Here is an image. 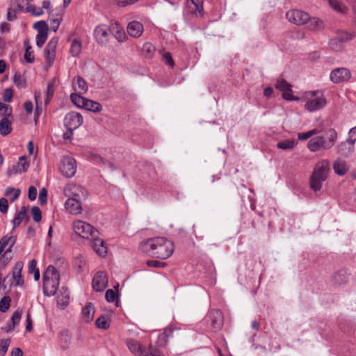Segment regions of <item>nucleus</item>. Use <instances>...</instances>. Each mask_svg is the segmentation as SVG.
<instances>
[{
	"label": "nucleus",
	"mask_w": 356,
	"mask_h": 356,
	"mask_svg": "<svg viewBox=\"0 0 356 356\" xmlns=\"http://www.w3.org/2000/svg\"><path fill=\"white\" fill-rule=\"evenodd\" d=\"M70 42V40H68ZM82 49V43L79 39H73L70 40V53L73 57L78 56L81 52Z\"/></svg>",
	"instance_id": "nucleus-29"
},
{
	"label": "nucleus",
	"mask_w": 356,
	"mask_h": 356,
	"mask_svg": "<svg viewBox=\"0 0 356 356\" xmlns=\"http://www.w3.org/2000/svg\"><path fill=\"white\" fill-rule=\"evenodd\" d=\"M92 247L95 252L101 257H104L107 253V246L105 242L98 237V235L91 237Z\"/></svg>",
	"instance_id": "nucleus-17"
},
{
	"label": "nucleus",
	"mask_w": 356,
	"mask_h": 356,
	"mask_svg": "<svg viewBox=\"0 0 356 356\" xmlns=\"http://www.w3.org/2000/svg\"><path fill=\"white\" fill-rule=\"evenodd\" d=\"M82 200H83L70 197V195H68V213L72 215L81 213L82 211L81 202Z\"/></svg>",
	"instance_id": "nucleus-21"
},
{
	"label": "nucleus",
	"mask_w": 356,
	"mask_h": 356,
	"mask_svg": "<svg viewBox=\"0 0 356 356\" xmlns=\"http://www.w3.org/2000/svg\"><path fill=\"white\" fill-rule=\"evenodd\" d=\"M33 28L37 30L38 33H48V26L44 21L35 22Z\"/></svg>",
	"instance_id": "nucleus-42"
},
{
	"label": "nucleus",
	"mask_w": 356,
	"mask_h": 356,
	"mask_svg": "<svg viewBox=\"0 0 356 356\" xmlns=\"http://www.w3.org/2000/svg\"><path fill=\"white\" fill-rule=\"evenodd\" d=\"M319 140L320 138H318V136H316L311 138L307 143L308 149L312 152H316L319 150H321Z\"/></svg>",
	"instance_id": "nucleus-39"
},
{
	"label": "nucleus",
	"mask_w": 356,
	"mask_h": 356,
	"mask_svg": "<svg viewBox=\"0 0 356 356\" xmlns=\"http://www.w3.org/2000/svg\"><path fill=\"white\" fill-rule=\"evenodd\" d=\"M311 137L312 136L309 131L307 132H300L298 134V138L300 140H305Z\"/></svg>",
	"instance_id": "nucleus-62"
},
{
	"label": "nucleus",
	"mask_w": 356,
	"mask_h": 356,
	"mask_svg": "<svg viewBox=\"0 0 356 356\" xmlns=\"http://www.w3.org/2000/svg\"><path fill=\"white\" fill-rule=\"evenodd\" d=\"M127 346L129 350L136 356H161L159 351L152 346L148 350L143 349L139 342L134 339H128Z\"/></svg>",
	"instance_id": "nucleus-6"
},
{
	"label": "nucleus",
	"mask_w": 356,
	"mask_h": 356,
	"mask_svg": "<svg viewBox=\"0 0 356 356\" xmlns=\"http://www.w3.org/2000/svg\"><path fill=\"white\" fill-rule=\"evenodd\" d=\"M40 94L39 92H35V100L36 102V110H35V115L38 116L40 113L42 111L41 106H39V100L40 99Z\"/></svg>",
	"instance_id": "nucleus-60"
},
{
	"label": "nucleus",
	"mask_w": 356,
	"mask_h": 356,
	"mask_svg": "<svg viewBox=\"0 0 356 356\" xmlns=\"http://www.w3.org/2000/svg\"><path fill=\"white\" fill-rule=\"evenodd\" d=\"M84 109L97 113L102 110V106L99 102L87 99L86 103H85Z\"/></svg>",
	"instance_id": "nucleus-35"
},
{
	"label": "nucleus",
	"mask_w": 356,
	"mask_h": 356,
	"mask_svg": "<svg viewBox=\"0 0 356 356\" xmlns=\"http://www.w3.org/2000/svg\"><path fill=\"white\" fill-rule=\"evenodd\" d=\"M355 143L346 139V141L341 142L337 145L338 153L345 157L350 156L355 151Z\"/></svg>",
	"instance_id": "nucleus-14"
},
{
	"label": "nucleus",
	"mask_w": 356,
	"mask_h": 356,
	"mask_svg": "<svg viewBox=\"0 0 356 356\" xmlns=\"http://www.w3.org/2000/svg\"><path fill=\"white\" fill-rule=\"evenodd\" d=\"M48 191L45 188H42L39 193L38 202L41 205H44L47 202Z\"/></svg>",
	"instance_id": "nucleus-49"
},
{
	"label": "nucleus",
	"mask_w": 356,
	"mask_h": 356,
	"mask_svg": "<svg viewBox=\"0 0 356 356\" xmlns=\"http://www.w3.org/2000/svg\"><path fill=\"white\" fill-rule=\"evenodd\" d=\"M330 171V163L327 160H322L317 163L314 167L310 178V186L314 191H319L323 182L325 181Z\"/></svg>",
	"instance_id": "nucleus-2"
},
{
	"label": "nucleus",
	"mask_w": 356,
	"mask_h": 356,
	"mask_svg": "<svg viewBox=\"0 0 356 356\" xmlns=\"http://www.w3.org/2000/svg\"><path fill=\"white\" fill-rule=\"evenodd\" d=\"M82 95L83 94L72 92L70 94V99L76 107L84 108L85 103H86L88 99L84 98Z\"/></svg>",
	"instance_id": "nucleus-30"
},
{
	"label": "nucleus",
	"mask_w": 356,
	"mask_h": 356,
	"mask_svg": "<svg viewBox=\"0 0 356 356\" xmlns=\"http://www.w3.org/2000/svg\"><path fill=\"white\" fill-rule=\"evenodd\" d=\"M276 89L279 90L282 92V97L286 100H298L295 98L291 93V86L284 79L277 80L276 85Z\"/></svg>",
	"instance_id": "nucleus-13"
},
{
	"label": "nucleus",
	"mask_w": 356,
	"mask_h": 356,
	"mask_svg": "<svg viewBox=\"0 0 356 356\" xmlns=\"http://www.w3.org/2000/svg\"><path fill=\"white\" fill-rule=\"evenodd\" d=\"M8 208V200L5 197L0 199V211L1 213H6Z\"/></svg>",
	"instance_id": "nucleus-58"
},
{
	"label": "nucleus",
	"mask_w": 356,
	"mask_h": 356,
	"mask_svg": "<svg viewBox=\"0 0 356 356\" xmlns=\"http://www.w3.org/2000/svg\"><path fill=\"white\" fill-rule=\"evenodd\" d=\"M12 131L11 122L7 118H3L0 121V134L7 136Z\"/></svg>",
	"instance_id": "nucleus-33"
},
{
	"label": "nucleus",
	"mask_w": 356,
	"mask_h": 356,
	"mask_svg": "<svg viewBox=\"0 0 356 356\" xmlns=\"http://www.w3.org/2000/svg\"><path fill=\"white\" fill-rule=\"evenodd\" d=\"M48 37V33H38L36 35V45L41 47L46 42Z\"/></svg>",
	"instance_id": "nucleus-51"
},
{
	"label": "nucleus",
	"mask_w": 356,
	"mask_h": 356,
	"mask_svg": "<svg viewBox=\"0 0 356 356\" xmlns=\"http://www.w3.org/2000/svg\"><path fill=\"white\" fill-rule=\"evenodd\" d=\"M67 290L62 287L56 297L57 306L60 309H65L67 307Z\"/></svg>",
	"instance_id": "nucleus-31"
},
{
	"label": "nucleus",
	"mask_w": 356,
	"mask_h": 356,
	"mask_svg": "<svg viewBox=\"0 0 356 356\" xmlns=\"http://www.w3.org/2000/svg\"><path fill=\"white\" fill-rule=\"evenodd\" d=\"M143 31V25L138 21H132L127 25V33L133 38L140 37Z\"/></svg>",
	"instance_id": "nucleus-19"
},
{
	"label": "nucleus",
	"mask_w": 356,
	"mask_h": 356,
	"mask_svg": "<svg viewBox=\"0 0 356 356\" xmlns=\"http://www.w3.org/2000/svg\"><path fill=\"white\" fill-rule=\"evenodd\" d=\"M110 36V29L104 24L97 26L94 30V37L101 45L106 44Z\"/></svg>",
	"instance_id": "nucleus-10"
},
{
	"label": "nucleus",
	"mask_w": 356,
	"mask_h": 356,
	"mask_svg": "<svg viewBox=\"0 0 356 356\" xmlns=\"http://www.w3.org/2000/svg\"><path fill=\"white\" fill-rule=\"evenodd\" d=\"M24 109L26 110L28 114H30L33 111V105L31 101H27L24 104Z\"/></svg>",
	"instance_id": "nucleus-63"
},
{
	"label": "nucleus",
	"mask_w": 356,
	"mask_h": 356,
	"mask_svg": "<svg viewBox=\"0 0 356 356\" xmlns=\"http://www.w3.org/2000/svg\"><path fill=\"white\" fill-rule=\"evenodd\" d=\"M68 195L77 200H86L88 192L81 186L68 184Z\"/></svg>",
	"instance_id": "nucleus-15"
},
{
	"label": "nucleus",
	"mask_w": 356,
	"mask_h": 356,
	"mask_svg": "<svg viewBox=\"0 0 356 356\" xmlns=\"http://www.w3.org/2000/svg\"><path fill=\"white\" fill-rule=\"evenodd\" d=\"M26 217V210L24 207H22L21 210L17 213L14 219L13 220V230L15 229L17 226L20 225L22 221Z\"/></svg>",
	"instance_id": "nucleus-38"
},
{
	"label": "nucleus",
	"mask_w": 356,
	"mask_h": 356,
	"mask_svg": "<svg viewBox=\"0 0 356 356\" xmlns=\"http://www.w3.org/2000/svg\"><path fill=\"white\" fill-rule=\"evenodd\" d=\"M355 37L354 33H348L346 31L341 32L338 34V40L341 42H348L353 40Z\"/></svg>",
	"instance_id": "nucleus-47"
},
{
	"label": "nucleus",
	"mask_w": 356,
	"mask_h": 356,
	"mask_svg": "<svg viewBox=\"0 0 356 356\" xmlns=\"http://www.w3.org/2000/svg\"><path fill=\"white\" fill-rule=\"evenodd\" d=\"M140 248L146 254L166 259L173 253L174 244L165 237H154L143 242Z\"/></svg>",
	"instance_id": "nucleus-1"
},
{
	"label": "nucleus",
	"mask_w": 356,
	"mask_h": 356,
	"mask_svg": "<svg viewBox=\"0 0 356 356\" xmlns=\"http://www.w3.org/2000/svg\"><path fill=\"white\" fill-rule=\"evenodd\" d=\"M95 314V307L92 303L88 302L81 311L82 320L86 323L92 321Z\"/></svg>",
	"instance_id": "nucleus-22"
},
{
	"label": "nucleus",
	"mask_w": 356,
	"mask_h": 356,
	"mask_svg": "<svg viewBox=\"0 0 356 356\" xmlns=\"http://www.w3.org/2000/svg\"><path fill=\"white\" fill-rule=\"evenodd\" d=\"M334 172L338 175H344L348 170V165L343 159H337L333 164Z\"/></svg>",
	"instance_id": "nucleus-26"
},
{
	"label": "nucleus",
	"mask_w": 356,
	"mask_h": 356,
	"mask_svg": "<svg viewBox=\"0 0 356 356\" xmlns=\"http://www.w3.org/2000/svg\"><path fill=\"white\" fill-rule=\"evenodd\" d=\"M72 229L76 235L86 239L99 235V232L97 229L93 227L90 224L82 220L74 221L72 223Z\"/></svg>",
	"instance_id": "nucleus-5"
},
{
	"label": "nucleus",
	"mask_w": 356,
	"mask_h": 356,
	"mask_svg": "<svg viewBox=\"0 0 356 356\" xmlns=\"http://www.w3.org/2000/svg\"><path fill=\"white\" fill-rule=\"evenodd\" d=\"M117 298L115 292L112 289H108L105 293V299L108 302H113Z\"/></svg>",
	"instance_id": "nucleus-54"
},
{
	"label": "nucleus",
	"mask_w": 356,
	"mask_h": 356,
	"mask_svg": "<svg viewBox=\"0 0 356 356\" xmlns=\"http://www.w3.org/2000/svg\"><path fill=\"white\" fill-rule=\"evenodd\" d=\"M147 265L149 267L160 268L165 267L166 264L157 260H149L147 261Z\"/></svg>",
	"instance_id": "nucleus-55"
},
{
	"label": "nucleus",
	"mask_w": 356,
	"mask_h": 356,
	"mask_svg": "<svg viewBox=\"0 0 356 356\" xmlns=\"http://www.w3.org/2000/svg\"><path fill=\"white\" fill-rule=\"evenodd\" d=\"M57 44V40L51 39L44 49V54L47 60L50 63L54 60V51Z\"/></svg>",
	"instance_id": "nucleus-27"
},
{
	"label": "nucleus",
	"mask_w": 356,
	"mask_h": 356,
	"mask_svg": "<svg viewBox=\"0 0 356 356\" xmlns=\"http://www.w3.org/2000/svg\"><path fill=\"white\" fill-rule=\"evenodd\" d=\"M350 141L356 142V126L351 128L348 131V137L347 138Z\"/></svg>",
	"instance_id": "nucleus-61"
},
{
	"label": "nucleus",
	"mask_w": 356,
	"mask_h": 356,
	"mask_svg": "<svg viewBox=\"0 0 356 356\" xmlns=\"http://www.w3.org/2000/svg\"><path fill=\"white\" fill-rule=\"evenodd\" d=\"M36 265H37V263L35 259H33L29 262L28 268H29V272L30 273H32L33 271L38 270V268H36Z\"/></svg>",
	"instance_id": "nucleus-64"
},
{
	"label": "nucleus",
	"mask_w": 356,
	"mask_h": 356,
	"mask_svg": "<svg viewBox=\"0 0 356 356\" xmlns=\"http://www.w3.org/2000/svg\"><path fill=\"white\" fill-rule=\"evenodd\" d=\"M24 59L29 63H32L34 61V56L33 55V51L29 50V48L25 51Z\"/></svg>",
	"instance_id": "nucleus-59"
},
{
	"label": "nucleus",
	"mask_w": 356,
	"mask_h": 356,
	"mask_svg": "<svg viewBox=\"0 0 356 356\" xmlns=\"http://www.w3.org/2000/svg\"><path fill=\"white\" fill-rule=\"evenodd\" d=\"M309 26L312 29H316L321 26L323 22L318 18H310L309 20Z\"/></svg>",
	"instance_id": "nucleus-52"
},
{
	"label": "nucleus",
	"mask_w": 356,
	"mask_h": 356,
	"mask_svg": "<svg viewBox=\"0 0 356 356\" xmlns=\"http://www.w3.org/2000/svg\"><path fill=\"white\" fill-rule=\"evenodd\" d=\"M187 6L196 17H202L203 15V6L201 0H189L187 3Z\"/></svg>",
	"instance_id": "nucleus-23"
},
{
	"label": "nucleus",
	"mask_w": 356,
	"mask_h": 356,
	"mask_svg": "<svg viewBox=\"0 0 356 356\" xmlns=\"http://www.w3.org/2000/svg\"><path fill=\"white\" fill-rule=\"evenodd\" d=\"M209 317L211 320V326L213 329L217 330L221 328L223 324V317L220 310H211L209 314Z\"/></svg>",
	"instance_id": "nucleus-16"
},
{
	"label": "nucleus",
	"mask_w": 356,
	"mask_h": 356,
	"mask_svg": "<svg viewBox=\"0 0 356 356\" xmlns=\"http://www.w3.org/2000/svg\"><path fill=\"white\" fill-rule=\"evenodd\" d=\"M10 339H6L0 341V356H4L8 351Z\"/></svg>",
	"instance_id": "nucleus-48"
},
{
	"label": "nucleus",
	"mask_w": 356,
	"mask_h": 356,
	"mask_svg": "<svg viewBox=\"0 0 356 356\" xmlns=\"http://www.w3.org/2000/svg\"><path fill=\"white\" fill-rule=\"evenodd\" d=\"M108 286V277L103 271L97 272L92 279V288L97 292L103 291Z\"/></svg>",
	"instance_id": "nucleus-11"
},
{
	"label": "nucleus",
	"mask_w": 356,
	"mask_h": 356,
	"mask_svg": "<svg viewBox=\"0 0 356 356\" xmlns=\"http://www.w3.org/2000/svg\"><path fill=\"white\" fill-rule=\"evenodd\" d=\"M86 266V261L83 255L79 254L72 261L73 270L79 273L82 272Z\"/></svg>",
	"instance_id": "nucleus-24"
},
{
	"label": "nucleus",
	"mask_w": 356,
	"mask_h": 356,
	"mask_svg": "<svg viewBox=\"0 0 356 356\" xmlns=\"http://www.w3.org/2000/svg\"><path fill=\"white\" fill-rule=\"evenodd\" d=\"M83 122L82 115L77 112H68V140L73 130L79 127Z\"/></svg>",
	"instance_id": "nucleus-12"
},
{
	"label": "nucleus",
	"mask_w": 356,
	"mask_h": 356,
	"mask_svg": "<svg viewBox=\"0 0 356 356\" xmlns=\"http://www.w3.org/2000/svg\"><path fill=\"white\" fill-rule=\"evenodd\" d=\"M143 54L147 58L152 56L154 51V47L149 42H146L143 44L142 48Z\"/></svg>",
	"instance_id": "nucleus-43"
},
{
	"label": "nucleus",
	"mask_w": 356,
	"mask_h": 356,
	"mask_svg": "<svg viewBox=\"0 0 356 356\" xmlns=\"http://www.w3.org/2000/svg\"><path fill=\"white\" fill-rule=\"evenodd\" d=\"M76 172V162L74 159L68 157V177H73Z\"/></svg>",
	"instance_id": "nucleus-44"
},
{
	"label": "nucleus",
	"mask_w": 356,
	"mask_h": 356,
	"mask_svg": "<svg viewBox=\"0 0 356 356\" xmlns=\"http://www.w3.org/2000/svg\"><path fill=\"white\" fill-rule=\"evenodd\" d=\"M303 99L306 101L305 108L309 112L318 111L326 105V100L319 90L306 92Z\"/></svg>",
	"instance_id": "nucleus-4"
},
{
	"label": "nucleus",
	"mask_w": 356,
	"mask_h": 356,
	"mask_svg": "<svg viewBox=\"0 0 356 356\" xmlns=\"http://www.w3.org/2000/svg\"><path fill=\"white\" fill-rule=\"evenodd\" d=\"M14 83L19 88H24L26 86V81L23 79L19 72L15 73L13 76Z\"/></svg>",
	"instance_id": "nucleus-45"
},
{
	"label": "nucleus",
	"mask_w": 356,
	"mask_h": 356,
	"mask_svg": "<svg viewBox=\"0 0 356 356\" xmlns=\"http://www.w3.org/2000/svg\"><path fill=\"white\" fill-rule=\"evenodd\" d=\"M95 325L98 328L106 330L109 327V321L106 316H101L97 318Z\"/></svg>",
	"instance_id": "nucleus-41"
},
{
	"label": "nucleus",
	"mask_w": 356,
	"mask_h": 356,
	"mask_svg": "<svg viewBox=\"0 0 356 356\" xmlns=\"http://www.w3.org/2000/svg\"><path fill=\"white\" fill-rule=\"evenodd\" d=\"M22 314V309H17L13 314L10 318V322L12 323V325H8V327L7 329L8 332L13 331L15 326L19 325L20 322V319Z\"/></svg>",
	"instance_id": "nucleus-34"
},
{
	"label": "nucleus",
	"mask_w": 356,
	"mask_h": 356,
	"mask_svg": "<svg viewBox=\"0 0 356 356\" xmlns=\"http://www.w3.org/2000/svg\"><path fill=\"white\" fill-rule=\"evenodd\" d=\"M296 145L297 142H296L294 140H284L280 141L276 145V147L284 150H291L293 149Z\"/></svg>",
	"instance_id": "nucleus-37"
},
{
	"label": "nucleus",
	"mask_w": 356,
	"mask_h": 356,
	"mask_svg": "<svg viewBox=\"0 0 356 356\" xmlns=\"http://www.w3.org/2000/svg\"><path fill=\"white\" fill-rule=\"evenodd\" d=\"M73 92L84 94L88 90V84L86 81L81 76L75 77L72 83Z\"/></svg>",
	"instance_id": "nucleus-20"
},
{
	"label": "nucleus",
	"mask_w": 356,
	"mask_h": 356,
	"mask_svg": "<svg viewBox=\"0 0 356 356\" xmlns=\"http://www.w3.org/2000/svg\"><path fill=\"white\" fill-rule=\"evenodd\" d=\"M29 166V162L24 156H20L18 162L13 166V171L15 173H22L26 172Z\"/></svg>",
	"instance_id": "nucleus-28"
},
{
	"label": "nucleus",
	"mask_w": 356,
	"mask_h": 356,
	"mask_svg": "<svg viewBox=\"0 0 356 356\" xmlns=\"http://www.w3.org/2000/svg\"><path fill=\"white\" fill-rule=\"evenodd\" d=\"M327 138H325L323 136H318V138H320V145L321 149L327 150L332 148L337 139V132L334 129H330L326 132Z\"/></svg>",
	"instance_id": "nucleus-8"
},
{
	"label": "nucleus",
	"mask_w": 356,
	"mask_h": 356,
	"mask_svg": "<svg viewBox=\"0 0 356 356\" xmlns=\"http://www.w3.org/2000/svg\"><path fill=\"white\" fill-rule=\"evenodd\" d=\"M21 191L19 188H15L13 187H8L5 191V195L7 197H10L12 195L10 198V201L12 202H15L20 195Z\"/></svg>",
	"instance_id": "nucleus-40"
},
{
	"label": "nucleus",
	"mask_w": 356,
	"mask_h": 356,
	"mask_svg": "<svg viewBox=\"0 0 356 356\" xmlns=\"http://www.w3.org/2000/svg\"><path fill=\"white\" fill-rule=\"evenodd\" d=\"M330 6L336 12L343 14L347 10L346 6L341 0H328Z\"/></svg>",
	"instance_id": "nucleus-32"
},
{
	"label": "nucleus",
	"mask_w": 356,
	"mask_h": 356,
	"mask_svg": "<svg viewBox=\"0 0 356 356\" xmlns=\"http://www.w3.org/2000/svg\"><path fill=\"white\" fill-rule=\"evenodd\" d=\"M13 96V89L10 88H8L4 90L2 98L4 102H10L12 100Z\"/></svg>",
	"instance_id": "nucleus-53"
},
{
	"label": "nucleus",
	"mask_w": 356,
	"mask_h": 356,
	"mask_svg": "<svg viewBox=\"0 0 356 356\" xmlns=\"http://www.w3.org/2000/svg\"><path fill=\"white\" fill-rule=\"evenodd\" d=\"M286 16L290 22L299 26L306 24L310 19L308 13L300 10H289L286 13Z\"/></svg>",
	"instance_id": "nucleus-7"
},
{
	"label": "nucleus",
	"mask_w": 356,
	"mask_h": 356,
	"mask_svg": "<svg viewBox=\"0 0 356 356\" xmlns=\"http://www.w3.org/2000/svg\"><path fill=\"white\" fill-rule=\"evenodd\" d=\"M11 299L9 296H4L0 301V311L6 312L10 307Z\"/></svg>",
	"instance_id": "nucleus-46"
},
{
	"label": "nucleus",
	"mask_w": 356,
	"mask_h": 356,
	"mask_svg": "<svg viewBox=\"0 0 356 356\" xmlns=\"http://www.w3.org/2000/svg\"><path fill=\"white\" fill-rule=\"evenodd\" d=\"M37 188L31 186L29 188L28 197L31 201H34L37 197Z\"/></svg>",
	"instance_id": "nucleus-57"
},
{
	"label": "nucleus",
	"mask_w": 356,
	"mask_h": 356,
	"mask_svg": "<svg viewBox=\"0 0 356 356\" xmlns=\"http://www.w3.org/2000/svg\"><path fill=\"white\" fill-rule=\"evenodd\" d=\"M12 251H4L2 256L0 257V270L4 269L6 266L13 259Z\"/></svg>",
	"instance_id": "nucleus-36"
},
{
	"label": "nucleus",
	"mask_w": 356,
	"mask_h": 356,
	"mask_svg": "<svg viewBox=\"0 0 356 356\" xmlns=\"http://www.w3.org/2000/svg\"><path fill=\"white\" fill-rule=\"evenodd\" d=\"M31 213L34 221L38 222L42 219V212L38 207H33L31 209Z\"/></svg>",
	"instance_id": "nucleus-50"
},
{
	"label": "nucleus",
	"mask_w": 356,
	"mask_h": 356,
	"mask_svg": "<svg viewBox=\"0 0 356 356\" xmlns=\"http://www.w3.org/2000/svg\"><path fill=\"white\" fill-rule=\"evenodd\" d=\"M60 275L53 266H49L43 275V291L47 296H54L59 284Z\"/></svg>",
	"instance_id": "nucleus-3"
},
{
	"label": "nucleus",
	"mask_w": 356,
	"mask_h": 356,
	"mask_svg": "<svg viewBox=\"0 0 356 356\" xmlns=\"http://www.w3.org/2000/svg\"><path fill=\"white\" fill-rule=\"evenodd\" d=\"M163 61L169 65L170 66H171L172 67H173L175 66V63L173 61V59L172 58V56L170 54V53L169 52H165L163 54Z\"/></svg>",
	"instance_id": "nucleus-56"
},
{
	"label": "nucleus",
	"mask_w": 356,
	"mask_h": 356,
	"mask_svg": "<svg viewBox=\"0 0 356 356\" xmlns=\"http://www.w3.org/2000/svg\"><path fill=\"white\" fill-rule=\"evenodd\" d=\"M174 330L175 327L172 325L165 327L163 330V332L159 334L156 340V344L161 347L165 346L168 342L169 337L172 333Z\"/></svg>",
	"instance_id": "nucleus-25"
},
{
	"label": "nucleus",
	"mask_w": 356,
	"mask_h": 356,
	"mask_svg": "<svg viewBox=\"0 0 356 356\" xmlns=\"http://www.w3.org/2000/svg\"><path fill=\"white\" fill-rule=\"evenodd\" d=\"M330 77L333 83H339L348 81L351 77V73L348 68H337L330 72Z\"/></svg>",
	"instance_id": "nucleus-9"
},
{
	"label": "nucleus",
	"mask_w": 356,
	"mask_h": 356,
	"mask_svg": "<svg viewBox=\"0 0 356 356\" xmlns=\"http://www.w3.org/2000/svg\"><path fill=\"white\" fill-rule=\"evenodd\" d=\"M23 266L24 265L22 261H18L15 264L12 271L13 283H15V284L18 286H22L24 284V281L22 277Z\"/></svg>",
	"instance_id": "nucleus-18"
}]
</instances>
